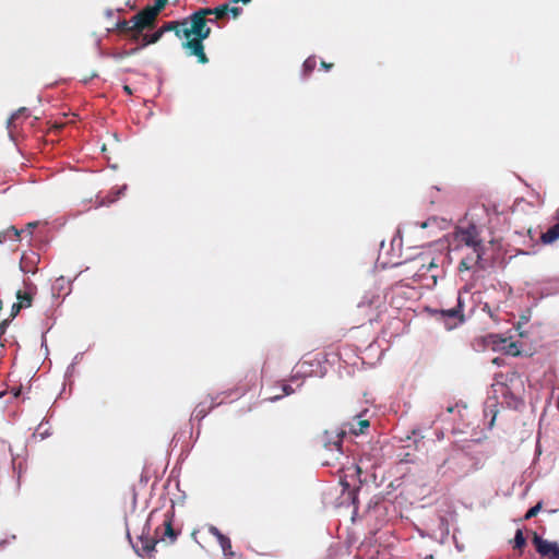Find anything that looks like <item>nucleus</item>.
Returning a JSON list of instances; mask_svg holds the SVG:
<instances>
[{"label":"nucleus","mask_w":559,"mask_h":559,"mask_svg":"<svg viewBox=\"0 0 559 559\" xmlns=\"http://www.w3.org/2000/svg\"><path fill=\"white\" fill-rule=\"evenodd\" d=\"M227 15V5L224 3L216 8H205L193 12L192 31L195 32L193 40L183 41L182 48L187 51L188 56L197 58L199 63L205 64L209 58L204 51L203 40L211 35V27L207 22L214 23L218 19H224Z\"/></svg>","instance_id":"obj_1"},{"label":"nucleus","mask_w":559,"mask_h":559,"mask_svg":"<svg viewBox=\"0 0 559 559\" xmlns=\"http://www.w3.org/2000/svg\"><path fill=\"white\" fill-rule=\"evenodd\" d=\"M412 280L423 288L431 289L437 285L438 278L443 274L442 267L430 254L417 257L411 266Z\"/></svg>","instance_id":"obj_2"},{"label":"nucleus","mask_w":559,"mask_h":559,"mask_svg":"<svg viewBox=\"0 0 559 559\" xmlns=\"http://www.w3.org/2000/svg\"><path fill=\"white\" fill-rule=\"evenodd\" d=\"M385 297L386 296L377 285H373L365 292L356 307L357 313L361 316L358 325H362L365 321L371 323L379 319V316L385 309Z\"/></svg>","instance_id":"obj_3"},{"label":"nucleus","mask_w":559,"mask_h":559,"mask_svg":"<svg viewBox=\"0 0 559 559\" xmlns=\"http://www.w3.org/2000/svg\"><path fill=\"white\" fill-rule=\"evenodd\" d=\"M441 468H444L442 476H448L451 479H460L474 472L477 466L474 459L468 453L457 451L443 462Z\"/></svg>","instance_id":"obj_4"},{"label":"nucleus","mask_w":559,"mask_h":559,"mask_svg":"<svg viewBox=\"0 0 559 559\" xmlns=\"http://www.w3.org/2000/svg\"><path fill=\"white\" fill-rule=\"evenodd\" d=\"M454 240L457 246L465 247L466 249L484 247L480 231L475 224L459 226L454 231Z\"/></svg>","instance_id":"obj_5"},{"label":"nucleus","mask_w":559,"mask_h":559,"mask_svg":"<svg viewBox=\"0 0 559 559\" xmlns=\"http://www.w3.org/2000/svg\"><path fill=\"white\" fill-rule=\"evenodd\" d=\"M346 436V431L344 429H335L333 431L325 430L322 435L318 436L317 444L323 448L326 451L334 452V460H338V457L343 454L342 451V440Z\"/></svg>","instance_id":"obj_6"},{"label":"nucleus","mask_w":559,"mask_h":559,"mask_svg":"<svg viewBox=\"0 0 559 559\" xmlns=\"http://www.w3.org/2000/svg\"><path fill=\"white\" fill-rule=\"evenodd\" d=\"M193 25V13L181 21L166 22L162 27V32H174L178 38H185V41L193 40L195 32H191Z\"/></svg>","instance_id":"obj_7"},{"label":"nucleus","mask_w":559,"mask_h":559,"mask_svg":"<svg viewBox=\"0 0 559 559\" xmlns=\"http://www.w3.org/2000/svg\"><path fill=\"white\" fill-rule=\"evenodd\" d=\"M156 15L146 7L132 17V40H140L145 29L154 27Z\"/></svg>","instance_id":"obj_8"},{"label":"nucleus","mask_w":559,"mask_h":559,"mask_svg":"<svg viewBox=\"0 0 559 559\" xmlns=\"http://www.w3.org/2000/svg\"><path fill=\"white\" fill-rule=\"evenodd\" d=\"M150 528H147V532L143 530L142 534L136 537L135 542H132V547L134 551L140 557H151L152 554L155 551V546L157 544V540L153 537L148 536Z\"/></svg>","instance_id":"obj_9"},{"label":"nucleus","mask_w":559,"mask_h":559,"mask_svg":"<svg viewBox=\"0 0 559 559\" xmlns=\"http://www.w3.org/2000/svg\"><path fill=\"white\" fill-rule=\"evenodd\" d=\"M533 544L536 551L547 559H559V545L555 542H549L543 537L535 535Z\"/></svg>","instance_id":"obj_10"},{"label":"nucleus","mask_w":559,"mask_h":559,"mask_svg":"<svg viewBox=\"0 0 559 559\" xmlns=\"http://www.w3.org/2000/svg\"><path fill=\"white\" fill-rule=\"evenodd\" d=\"M469 252L462 259L460 263V270H472V269H484L483 263L484 247L468 249Z\"/></svg>","instance_id":"obj_11"},{"label":"nucleus","mask_w":559,"mask_h":559,"mask_svg":"<svg viewBox=\"0 0 559 559\" xmlns=\"http://www.w3.org/2000/svg\"><path fill=\"white\" fill-rule=\"evenodd\" d=\"M369 411L364 409L352 419V435L360 436L367 433L370 427Z\"/></svg>","instance_id":"obj_12"},{"label":"nucleus","mask_w":559,"mask_h":559,"mask_svg":"<svg viewBox=\"0 0 559 559\" xmlns=\"http://www.w3.org/2000/svg\"><path fill=\"white\" fill-rule=\"evenodd\" d=\"M209 533L217 538L219 546L224 552L225 557H233L235 552L231 549V542L229 537L225 536L216 526L209 525Z\"/></svg>","instance_id":"obj_13"},{"label":"nucleus","mask_w":559,"mask_h":559,"mask_svg":"<svg viewBox=\"0 0 559 559\" xmlns=\"http://www.w3.org/2000/svg\"><path fill=\"white\" fill-rule=\"evenodd\" d=\"M174 513L168 511L164 515L163 526L164 533L160 536V540L169 539L170 543H174L178 536V532L173 527Z\"/></svg>","instance_id":"obj_14"},{"label":"nucleus","mask_w":559,"mask_h":559,"mask_svg":"<svg viewBox=\"0 0 559 559\" xmlns=\"http://www.w3.org/2000/svg\"><path fill=\"white\" fill-rule=\"evenodd\" d=\"M536 293L540 294V297H548L551 295L559 294V280H546L539 283L536 288Z\"/></svg>","instance_id":"obj_15"},{"label":"nucleus","mask_w":559,"mask_h":559,"mask_svg":"<svg viewBox=\"0 0 559 559\" xmlns=\"http://www.w3.org/2000/svg\"><path fill=\"white\" fill-rule=\"evenodd\" d=\"M462 309H463L462 297H461V294L457 293L456 306L451 309H442L440 311V313L443 318L457 319L459 322H462L463 321Z\"/></svg>","instance_id":"obj_16"},{"label":"nucleus","mask_w":559,"mask_h":559,"mask_svg":"<svg viewBox=\"0 0 559 559\" xmlns=\"http://www.w3.org/2000/svg\"><path fill=\"white\" fill-rule=\"evenodd\" d=\"M558 222L550 226L545 233L542 234L540 239L544 243H551L559 239V209L556 212Z\"/></svg>","instance_id":"obj_17"},{"label":"nucleus","mask_w":559,"mask_h":559,"mask_svg":"<svg viewBox=\"0 0 559 559\" xmlns=\"http://www.w3.org/2000/svg\"><path fill=\"white\" fill-rule=\"evenodd\" d=\"M21 116H28V109L26 107H21L19 108L15 112H13L11 115V117L8 119V122H7V128L9 130V133L12 135L13 134V131L14 129L16 128V124H15V121L21 117Z\"/></svg>","instance_id":"obj_18"},{"label":"nucleus","mask_w":559,"mask_h":559,"mask_svg":"<svg viewBox=\"0 0 559 559\" xmlns=\"http://www.w3.org/2000/svg\"><path fill=\"white\" fill-rule=\"evenodd\" d=\"M17 304L21 305L22 308H29L33 301V292L32 290H17L16 292Z\"/></svg>","instance_id":"obj_19"},{"label":"nucleus","mask_w":559,"mask_h":559,"mask_svg":"<svg viewBox=\"0 0 559 559\" xmlns=\"http://www.w3.org/2000/svg\"><path fill=\"white\" fill-rule=\"evenodd\" d=\"M163 35L164 33L162 32L160 27L151 35H141L140 39H142V46L145 47L147 45L157 43Z\"/></svg>","instance_id":"obj_20"},{"label":"nucleus","mask_w":559,"mask_h":559,"mask_svg":"<svg viewBox=\"0 0 559 559\" xmlns=\"http://www.w3.org/2000/svg\"><path fill=\"white\" fill-rule=\"evenodd\" d=\"M317 67V59L316 57H309L305 60L304 64H302V74L304 76H309L312 71L316 69Z\"/></svg>","instance_id":"obj_21"},{"label":"nucleus","mask_w":559,"mask_h":559,"mask_svg":"<svg viewBox=\"0 0 559 559\" xmlns=\"http://www.w3.org/2000/svg\"><path fill=\"white\" fill-rule=\"evenodd\" d=\"M525 543H526V540H525L522 530H518L514 535L513 547L521 549L525 546Z\"/></svg>","instance_id":"obj_22"},{"label":"nucleus","mask_w":559,"mask_h":559,"mask_svg":"<svg viewBox=\"0 0 559 559\" xmlns=\"http://www.w3.org/2000/svg\"><path fill=\"white\" fill-rule=\"evenodd\" d=\"M132 19L130 21L122 20L117 23V29L122 33H128L132 36Z\"/></svg>","instance_id":"obj_23"},{"label":"nucleus","mask_w":559,"mask_h":559,"mask_svg":"<svg viewBox=\"0 0 559 559\" xmlns=\"http://www.w3.org/2000/svg\"><path fill=\"white\" fill-rule=\"evenodd\" d=\"M225 4L227 5V14H231L234 19H237L241 14V8L237 7V3H233V0Z\"/></svg>","instance_id":"obj_24"},{"label":"nucleus","mask_w":559,"mask_h":559,"mask_svg":"<svg viewBox=\"0 0 559 559\" xmlns=\"http://www.w3.org/2000/svg\"><path fill=\"white\" fill-rule=\"evenodd\" d=\"M167 2L168 0H156L154 5H147V8L157 16Z\"/></svg>","instance_id":"obj_25"},{"label":"nucleus","mask_w":559,"mask_h":559,"mask_svg":"<svg viewBox=\"0 0 559 559\" xmlns=\"http://www.w3.org/2000/svg\"><path fill=\"white\" fill-rule=\"evenodd\" d=\"M282 392H283L282 394H276L274 396H270L269 400L276 401V400L281 399L282 396L292 394L294 392V390L292 389V386L289 384H283Z\"/></svg>","instance_id":"obj_26"},{"label":"nucleus","mask_w":559,"mask_h":559,"mask_svg":"<svg viewBox=\"0 0 559 559\" xmlns=\"http://www.w3.org/2000/svg\"><path fill=\"white\" fill-rule=\"evenodd\" d=\"M542 508V503H537L536 506L532 507L531 509H528V511L525 513L524 515V519L525 520H530L532 518H534L540 510Z\"/></svg>","instance_id":"obj_27"},{"label":"nucleus","mask_w":559,"mask_h":559,"mask_svg":"<svg viewBox=\"0 0 559 559\" xmlns=\"http://www.w3.org/2000/svg\"><path fill=\"white\" fill-rule=\"evenodd\" d=\"M194 414H195V417H197V418H200V419H202V418H204V417L206 416L207 411L205 409V407H204L203 403H200V404L195 407V409H194Z\"/></svg>","instance_id":"obj_28"},{"label":"nucleus","mask_w":559,"mask_h":559,"mask_svg":"<svg viewBox=\"0 0 559 559\" xmlns=\"http://www.w3.org/2000/svg\"><path fill=\"white\" fill-rule=\"evenodd\" d=\"M21 309H23V308L21 307V305H19L17 302H14V304L12 305V307H11L10 319L15 318V317L19 314V312L21 311Z\"/></svg>","instance_id":"obj_29"},{"label":"nucleus","mask_w":559,"mask_h":559,"mask_svg":"<svg viewBox=\"0 0 559 559\" xmlns=\"http://www.w3.org/2000/svg\"><path fill=\"white\" fill-rule=\"evenodd\" d=\"M346 477L347 476L345 474L340 475V484L343 486L344 490L349 487V484L347 483Z\"/></svg>","instance_id":"obj_30"},{"label":"nucleus","mask_w":559,"mask_h":559,"mask_svg":"<svg viewBox=\"0 0 559 559\" xmlns=\"http://www.w3.org/2000/svg\"><path fill=\"white\" fill-rule=\"evenodd\" d=\"M321 66L322 68H324L325 70H329L333 64L332 63H326L324 61L321 62Z\"/></svg>","instance_id":"obj_31"},{"label":"nucleus","mask_w":559,"mask_h":559,"mask_svg":"<svg viewBox=\"0 0 559 559\" xmlns=\"http://www.w3.org/2000/svg\"><path fill=\"white\" fill-rule=\"evenodd\" d=\"M10 230H11V231H13V233H14V235H15L16 237H20V233H21V231H20L19 229H16L14 226H12V227L10 228Z\"/></svg>","instance_id":"obj_32"},{"label":"nucleus","mask_w":559,"mask_h":559,"mask_svg":"<svg viewBox=\"0 0 559 559\" xmlns=\"http://www.w3.org/2000/svg\"><path fill=\"white\" fill-rule=\"evenodd\" d=\"M221 402H215L214 399H211V405H210V408H213L215 406H217Z\"/></svg>","instance_id":"obj_33"},{"label":"nucleus","mask_w":559,"mask_h":559,"mask_svg":"<svg viewBox=\"0 0 559 559\" xmlns=\"http://www.w3.org/2000/svg\"><path fill=\"white\" fill-rule=\"evenodd\" d=\"M251 0H233V3L242 2L243 4L249 3Z\"/></svg>","instance_id":"obj_34"},{"label":"nucleus","mask_w":559,"mask_h":559,"mask_svg":"<svg viewBox=\"0 0 559 559\" xmlns=\"http://www.w3.org/2000/svg\"><path fill=\"white\" fill-rule=\"evenodd\" d=\"M123 90H124V92H126L127 94H129V95H130V94H132V91H131L130 86L124 85V86H123Z\"/></svg>","instance_id":"obj_35"},{"label":"nucleus","mask_w":559,"mask_h":559,"mask_svg":"<svg viewBox=\"0 0 559 559\" xmlns=\"http://www.w3.org/2000/svg\"><path fill=\"white\" fill-rule=\"evenodd\" d=\"M14 396H19L21 394V388L13 389Z\"/></svg>","instance_id":"obj_36"},{"label":"nucleus","mask_w":559,"mask_h":559,"mask_svg":"<svg viewBox=\"0 0 559 559\" xmlns=\"http://www.w3.org/2000/svg\"><path fill=\"white\" fill-rule=\"evenodd\" d=\"M395 242H399V245H401V242H402L401 237H394V238L392 239V243H395Z\"/></svg>","instance_id":"obj_37"},{"label":"nucleus","mask_w":559,"mask_h":559,"mask_svg":"<svg viewBox=\"0 0 559 559\" xmlns=\"http://www.w3.org/2000/svg\"><path fill=\"white\" fill-rule=\"evenodd\" d=\"M322 463L324 465H331L332 464V462L329 459H322Z\"/></svg>","instance_id":"obj_38"},{"label":"nucleus","mask_w":559,"mask_h":559,"mask_svg":"<svg viewBox=\"0 0 559 559\" xmlns=\"http://www.w3.org/2000/svg\"><path fill=\"white\" fill-rule=\"evenodd\" d=\"M37 226V223H29L27 225L28 228H35Z\"/></svg>","instance_id":"obj_39"},{"label":"nucleus","mask_w":559,"mask_h":559,"mask_svg":"<svg viewBox=\"0 0 559 559\" xmlns=\"http://www.w3.org/2000/svg\"><path fill=\"white\" fill-rule=\"evenodd\" d=\"M400 289H401V287H395V288L392 289V293L393 294H397L400 292Z\"/></svg>","instance_id":"obj_40"},{"label":"nucleus","mask_w":559,"mask_h":559,"mask_svg":"<svg viewBox=\"0 0 559 559\" xmlns=\"http://www.w3.org/2000/svg\"><path fill=\"white\" fill-rule=\"evenodd\" d=\"M22 271H24V272H32L31 270H27L24 264H22Z\"/></svg>","instance_id":"obj_41"},{"label":"nucleus","mask_w":559,"mask_h":559,"mask_svg":"<svg viewBox=\"0 0 559 559\" xmlns=\"http://www.w3.org/2000/svg\"><path fill=\"white\" fill-rule=\"evenodd\" d=\"M7 323H8V320H4V321L0 324V328L2 329Z\"/></svg>","instance_id":"obj_42"},{"label":"nucleus","mask_w":559,"mask_h":559,"mask_svg":"<svg viewBox=\"0 0 559 559\" xmlns=\"http://www.w3.org/2000/svg\"><path fill=\"white\" fill-rule=\"evenodd\" d=\"M350 501H352V504H354L355 503V497L352 496Z\"/></svg>","instance_id":"obj_43"},{"label":"nucleus","mask_w":559,"mask_h":559,"mask_svg":"<svg viewBox=\"0 0 559 559\" xmlns=\"http://www.w3.org/2000/svg\"><path fill=\"white\" fill-rule=\"evenodd\" d=\"M2 308V300H0V309Z\"/></svg>","instance_id":"obj_44"}]
</instances>
